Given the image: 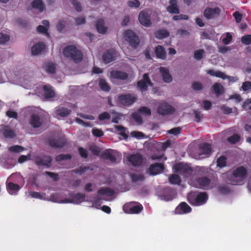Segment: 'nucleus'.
Masks as SVG:
<instances>
[{
    "mask_svg": "<svg viewBox=\"0 0 251 251\" xmlns=\"http://www.w3.org/2000/svg\"><path fill=\"white\" fill-rule=\"evenodd\" d=\"M63 55L70 60L75 63L81 62L83 59V54L75 45H69L64 48L63 50Z\"/></svg>",
    "mask_w": 251,
    "mask_h": 251,
    "instance_id": "obj_2",
    "label": "nucleus"
},
{
    "mask_svg": "<svg viewBox=\"0 0 251 251\" xmlns=\"http://www.w3.org/2000/svg\"><path fill=\"white\" fill-rule=\"evenodd\" d=\"M193 171L191 167L182 163H179L175 166V172L182 175L184 178L190 177Z\"/></svg>",
    "mask_w": 251,
    "mask_h": 251,
    "instance_id": "obj_5",
    "label": "nucleus"
},
{
    "mask_svg": "<svg viewBox=\"0 0 251 251\" xmlns=\"http://www.w3.org/2000/svg\"><path fill=\"white\" fill-rule=\"evenodd\" d=\"M71 158L72 156L69 154H60L56 156L55 160L57 162H60L62 160L70 159Z\"/></svg>",
    "mask_w": 251,
    "mask_h": 251,
    "instance_id": "obj_45",
    "label": "nucleus"
},
{
    "mask_svg": "<svg viewBox=\"0 0 251 251\" xmlns=\"http://www.w3.org/2000/svg\"><path fill=\"white\" fill-rule=\"evenodd\" d=\"M132 117L135 121L139 124L143 123L142 118L139 115V113H134L132 114Z\"/></svg>",
    "mask_w": 251,
    "mask_h": 251,
    "instance_id": "obj_60",
    "label": "nucleus"
},
{
    "mask_svg": "<svg viewBox=\"0 0 251 251\" xmlns=\"http://www.w3.org/2000/svg\"><path fill=\"white\" fill-rule=\"evenodd\" d=\"M9 36L7 34L0 33V44H3L9 40Z\"/></svg>",
    "mask_w": 251,
    "mask_h": 251,
    "instance_id": "obj_56",
    "label": "nucleus"
},
{
    "mask_svg": "<svg viewBox=\"0 0 251 251\" xmlns=\"http://www.w3.org/2000/svg\"><path fill=\"white\" fill-rule=\"evenodd\" d=\"M110 114L106 112H104L101 113L99 116V119L100 121H103L105 120H109V119H110Z\"/></svg>",
    "mask_w": 251,
    "mask_h": 251,
    "instance_id": "obj_61",
    "label": "nucleus"
},
{
    "mask_svg": "<svg viewBox=\"0 0 251 251\" xmlns=\"http://www.w3.org/2000/svg\"><path fill=\"white\" fill-rule=\"evenodd\" d=\"M220 108L221 110L223 112V113L225 114H228L232 112V108L225 105H223L221 106Z\"/></svg>",
    "mask_w": 251,
    "mask_h": 251,
    "instance_id": "obj_62",
    "label": "nucleus"
},
{
    "mask_svg": "<svg viewBox=\"0 0 251 251\" xmlns=\"http://www.w3.org/2000/svg\"><path fill=\"white\" fill-rule=\"evenodd\" d=\"M218 192L222 195H226L230 192V190L228 187L225 185H220L218 187Z\"/></svg>",
    "mask_w": 251,
    "mask_h": 251,
    "instance_id": "obj_46",
    "label": "nucleus"
},
{
    "mask_svg": "<svg viewBox=\"0 0 251 251\" xmlns=\"http://www.w3.org/2000/svg\"><path fill=\"white\" fill-rule=\"evenodd\" d=\"M7 189L10 195H15L19 190L20 186L17 184H15L13 182H10L7 185Z\"/></svg>",
    "mask_w": 251,
    "mask_h": 251,
    "instance_id": "obj_29",
    "label": "nucleus"
},
{
    "mask_svg": "<svg viewBox=\"0 0 251 251\" xmlns=\"http://www.w3.org/2000/svg\"><path fill=\"white\" fill-rule=\"evenodd\" d=\"M89 167H80L79 168L77 169H74L72 171V173H75V174H78L79 175H81L82 173L86 172L87 170L89 169Z\"/></svg>",
    "mask_w": 251,
    "mask_h": 251,
    "instance_id": "obj_51",
    "label": "nucleus"
},
{
    "mask_svg": "<svg viewBox=\"0 0 251 251\" xmlns=\"http://www.w3.org/2000/svg\"><path fill=\"white\" fill-rule=\"evenodd\" d=\"M2 134L6 138L12 139L16 136L14 131L9 127H6L3 129Z\"/></svg>",
    "mask_w": 251,
    "mask_h": 251,
    "instance_id": "obj_36",
    "label": "nucleus"
},
{
    "mask_svg": "<svg viewBox=\"0 0 251 251\" xmlns=\"http://www.w3.org/2000/svg\"><path fill=\"white\" fill-rule=\"evenodd\" d=\"M110 75L112 78L116 79L125 80L127 79L128 75L124 72L118 70H113L110 72Z\"/></svg>",
    "mask_w": 251,
    "mask_h": 251,
    "instance_id": "obj_20",
    "label": "nucleus"
},
{
    "mask_svg": "<svg viewBox=\"0 0 251 251\" xmlns=\"http://www.w3.org/2000/svg\"><path fill=\"white\" fill-rule=\"evenodd\" d=\"M169 181L172 184L180 185L181 182L180 177L176 174H172L169 176Z\"/></svg>",
    "mask_w": 251,
    "mask_h": 251,
    "instance_id": "obj_37",
    "label": "nucleus"
},
{
    "mask_svg": "<svg viewBox=\"0 0 251 251\" xmlns=\"http://www.w3.org/2000/svg\"><path fill=\"white\" fill-rule=\"evenodd\" d=\"M99 86L103 91L108 92L110 90V87L106 80L103 78H100L99 80Z\"/></svg>",
    "mask_w": 251,
    "mask_h": 251,
    "instance_id": "obj_38",
    "label": "nucleus"
},
{
    "mask_svg": "<svg viewBox=\"0 0 251 251\" xmlns=\"http://www.w3.org/2000/svg\"><path fill=\"white\" fill-rule=\"evenodd\" d=\"M101 157L104 159L109 160L112 163H115L117 160L115 155L108 151L101 153Z\"/></svg>",
    "mask_w": 251,
    "mask_h": 251,
    "instance_id": "obj_33",
    "label": "nucleus"
},
{
    "mask_svg": "<svg viewBox=\"0 0 251 251\" xmlns=\"http://www.w3.org/2000/svg\"><path fill=\"white\" fill-rule=\"evenodd\" d=\"M137 111L139 114L143 115L151 116V113L150 108L147 106L141 107L138 109Z\"/></svg>",
    "mask_w": 251,
    "mask_h": 251,
    "instance_id": "obj_42",
    "label": "nucleus"
},
{
    "mask_svg": "<svg viewBox=\"0 0 251 251\" xmlns=\"http://www.w3.org/2000/svg\"><path fill=\"white\" fill-rule=\"evenodd\" d=\"M208 199L206 192L191 191L187 195V201L192 205L200 206L204 204Z\"/></svg>",
    "mask_w": 251,
    "mask_h": 251,
    "instance_id": "obj_3",
    "label": "nucleus"
},
{
    "mask_svg": "<svg viewBox=\"0 0 251 251\" xmlns=\"http://www.w3.org/2000/svg\"><path fill=\"white\" fill-rule=\"evenodd\" d=\"M143 209L142 205L138 202H131L125 204L123 206L124 212L128 214H138Z\"/></svg>",
    "mask_w": 251,
    "mask_h": 251,
    "instance_id": "obj_4",
    "label": "nucleus"
},
{
    "mask_svg": "<svg viewBox=\"0 0 251 251\" xmlns=\"http://www.w3.org/2000/svg\"><path fill=\"white\" fill-rule=\"evenodd\" d=\"M32 7L38 9L40 12H43L46 9V7L42 0H34L31 3Z\"/></svg>",
    "mask_w": 251,
    "mask_h": 251,
    "instance_id": "obj_28",
    "label": "nucleus"
},
{
    "mask_svg": "<svg viewBox=\"0 0 251 251\" xmlns=\"http://www.w3.org/2000/svg\"><path fill=\"white\" fill-rule=\"evenodd\" d=\"M56 67L52 62H48L46 65V71L49 74H54L55 73Z\"/></svg>",
    "mask_w": 251,
    "mask_h": 251,
    "instance_id": "obj_40",
    "label": "nucleus"
},
{
    "mask_svg": "<svg viewBox=\"0 0 251 251\" xmlns=\"http://www.w3.org/2000/svg\"><path fill=\"white\" fill-rule=\"evenodd\" d=\"M204 52L203 50H195L194 52V58L197 60H200L202 58V55Z\"/></svg>",
    "mask_w": 251,
    "mask_h": 251,
    "instance_id": "obj_50",
    "label": "nucleus"
},
{
    "mask_svg": "<svg viewBox=\"0 0 251 251\" xmlns=\"http://www.w3.org/2000/svg\"><path fill=\"white\" fill-rule=\"evenodd\" d=\"M213 88L214 93H215V94L217 96L220 95L224 91V89L223 86L220 83H215L213 85Z\"/></svg>",
    "mask_w": 251,
    "mask_h": 251,
    "instance_id": "obj_39",
    "label": "nucleus"
},
{
    "mask_svg": "<svg viewBox=\"0 0 251 251\" xmlns=\"http://www.w3.org/2000/svg\"><path fill=\"white\" fill-rule=\"evenodd\" d=\"M45 174L51 178L54 181H57L59 179V176L56 173L46 171Z\"/></svg>",
    "mask_w": 251,
    "mask_h": 251,
    "instance_id": "obj_57",
    "label": "nucleus"
},
{
    "mask_svg": "<svg viewBox=\"0 0 251 251\" xmlns=\"http://www.w3.org/2000/svg\"><path fill=\"white\" fill-rule=\"evenodd\" d=\"M211 179L207 176L196 178L193 182V186L202 189H209L212 188L210 185Z\"/></svg>",
    "mask_w": 251,
    "mask_h": 251,
    "instance_id": "obj_6",
    "label": "nucleus"
},
{
    "mask_svg": "<svg viewBox=\"0 0 251 251\" xmlns=\"http://www.w3.org/2000/svg\"><path fill=\"white\" fill-rule=\"evenodd\" d=\"M243 44L246 45H249L251 44V35H246L241 38Z\"/></svg>",
    "mask_w": 251,
    "mask_h": 251,
    "instance_id": "obj_49",
    "label": "nucleus"
},
{
    "mask_svg": "<svg viewBox=\"0 0 251 251\" xmlns=\"http://www.w3.org/2000/svg\"><path fill=\"white\" fill-rule=\"evenodd\" d=\"M217 165L220 168H224L226 166V157L221 156L217 160Z\"/></svg>",
    "mask_w": 251,
    "mask_h": 251,
    "instance_id": "obj_41",
    "label": "nucleus"
},
{
    "mask_svg": "<svg viewBox=\"0 0 251 251\" xmlns=\"http://www.w3.org/2000/svg\"><path fill=\"white\" fill-rule=\"evenodd\" d=\"M200 155H205L206 157L209 156L212 152L211 145L210 144L204 143L200 146Z\"/></svg>",
    "mask_w": 251,
    "mask_h": 251,
    "instance_id": "obj_22",
    "label": "nucleus"
},
{
    "mask_svg": "<svg viewBox=\"0 0 251 251\" xmlns=\"http://www.w3.org/2000/svg\"><path fill=\"white\" fill-rule=\"evenodd\" d=\"M169 3L170 5L167 7V11L171 14H178L179 10L176 0H170Z\"/></svg>",
    "mask_w": 251,
    "mask_h": 251,
    "instance_id": "obj_24",
    "label": "nucleus"
},
{
    "mask_svg": "<svg viewBox=\"0 0 251 251\" xmlns=\"http://www.w3.org/2000/svg\"><path fill=\"white\" fill-rule=\"evenodd\" d=\"M137 86L142 92L147 91L149 86H153V83L151 81L148 73L143 75L142 79L137 82Z\"/></svg>",
    "mask_w": 251,
    "mask_h": 251,
    "instance_id": "obj_10",
    "label": "nucleus"
},
{
    "mask_svg": "<svg viewBox=\"0 0 251 251\" xmlns=\"http://www.w3.org/2000/svg\"><path fill=\"white\" fill-rule=\"evenodd\" d=\"M116 56L117 51L113 49H110L103 53L102 58L105 64H108L115 60Z\"/></svg>",
    "mask_w": 251,
    "mask_h": 251,
    "instance_id": "obj_16",
    "label": "nucleus"
},
{
    "mask_svg": "<svg viewBox=\"0 0 251 251\" xmlns=\"http://www.w3.org/2000/svg\"><path fill=\"white\" fill-rule=\"evenodd\" d=\"M138 19L141 24L145 26L149 27L151 24L148 14L144 11L139 13Z\"/></svg>",
    "mask_w": 251,
    "mask_h": 251,
    "instance_id": "obj_21",
    "label": "nucleus"
},
{
    "mask_svg": "<svg viewBox=\"0 0 251 251\" xmlns=\"http://www.w3.org/2000/svg\"><path fill=\"white\" fill-rule=\"evenodd\" d=\"M221 9L216 7L214 8L207 7L203 11V16L207 20H212L218 17L221 13Z\"/></svg>",
    "mask_w": 251,
    "mask_h": 251,
    "instance_id": "obj_13",
    "label": "nucleus"
},
{
    "mask_svg": "<svg viewBox=\"0 0 251 251\" xmlns=\"http://www.w3.org/2000/svg\"><path fill=\"white\" fill-rule=\"evenodd\" d=\"M52 87L49 85H45L43 87L44 96L46 99H50L54 96V92Z\"/></svg>",
    "mask_w": 251,
    "mask_h": 251,
    "instance_id": "obj_31",
    "label": "nucleus"
},
{
    "mask_svg": "<svg viewBox=\"0 0 251 251\" xmlns=\"http://www.w3.org/2000/svg\"><path fill=\"white\" fill-rule=\"evenodd\" d=\"M242 89L243 91L246 92L251 89V82L246 81L243 83L242 85Z\"/></svg>",
    "mask_w": 251,
    "mask_h": 251,
    "instance_id": "obj_59",
    "label": "nucleus"
},
{
    "mask_svg": "<svg viewBox=\"0 0 251 251\" xmlns=\"http://www.w3.org/2000/svg\"><path fill=\"white\" fill-rule=\"evenodd\" d=\"M137 100V97L135 95L129 93L121 94L118 97L119 102L123 105L127 106L132 105Z\"/></svg>",
    "mask_w": 251,
    "mask_h": 251,
    "instance_id": "obj_7",
    "label": "nucleus"
},
{
    "mask_svg": "<svg viewBox=\"0 0 251 251\" xmlns=\"http://www.w3.org/2000/svg\"><path fill=\"white\" fill-rule=\"evenodd\" d=\"M130 178L133 182H137L139 181H143L145 179V176L142 174L137 175L133 173L130 175Z\"/></svg>",
    "mask_w": 251,
    "mask_h": 251,
    "instance_id": "obj_43",
    "label": "nucleus"
},
{
    "mask_svg": "<svg viewBox=\"0 0 251 251\" xmlns=\"http://www.w3.org/2000/svg\"><path fill=\"white\" fill-rule=\"evenodd\" d=\"M165 169L164 165L162 163H155L150 165L147 173L150 176H156L162 173Z\"/></svg>",
    "mask_w": 251,
    "mask_h": 251,
    "instance_id": "obj_15",
    "label": "nucleus"
},
{
    "mask_svg": "<svg viewBox=\"0 0 251 251\" xmlns=\"http://www.w3.org/2000/svg\"><path fill=\"white\" fill-rule=\"evenodd\" d=\"M182 128L180 127H177L172 128L168 131V133L170 134L176 135L179 134L181 132Z\"/></svg>",
    "mask_w": 251,
    "mask_h": 251,
    "instance_id": "obj_52",
    "label": "nucleus"
},
{
    "mask_svg": "<svg viewBox=\"0 0 251 251\" xmlns=\"http://www.w3.org/2000/svg\"><path fill=\"white\" fill-rule=\"evenodd\" d=\"M78 151L79 155L81 157L85 158V159H86L88 157V151L86 149H85L82 147H79L78 148Z\"/></svg>",
    "mask_w": 251,
    "mask_h": 251,
    "instance_id": "obj_47",
    "label": "nucleus"
},
{
    "mask_svg": "<svg viewBox=\"0 0 251 251\" xmlns=\"http://www.w3.org/2000/svg\"><path fill=\"white\" fill-rule=\"evenodd\" d=\"M155 37L158 39H163L169 36V32L166 29H160L154 33Z\"/></svg>",
    "mask_w": 251,
    "mask_h": 251,
    "instance_id": "obj_35",
    "label": "nucleus"
},
{
    "mask_svg": "<svg viewBox=\"0 0 251 251\" xmlns=\"http://www.w3.org/2000/svg\"><path fill=\"white\" fill-rule=\"evenodd\" d=\"M46 48L45 44L43 42H38L31 48V52L34 55H38L42 52Z\"/></svg>",
    "mask_w": 251,
    "mask_h": 251,
    "instance_id": "obj_25",
    "label": "nucleus"
},
{
    "mask_svg": "<svg viewBox=\"0 0 251 251\" xmlns=\"http://www.w3.org/2000/svg\"><path fill=\"white\" fill-rule=\"evenodd\" d=\"M207 74L213 76L220 77L223 79H225L228 76L226 75L224 73L220 71H215L213 70H209L206 71Z\"/></svg>",
    "mask_w": 251,
    "mask_h": 251,
    "instance_id": "obj_34",
    "label": "nucleus"
},
{
    "mask_svg": "<svg viewBox=\"0 0 251 251\" xmlns=\"http://www.w3.org/2000/svg\"><path fill=\"white\" fill-rule=\"evenodd\" d=\"M232 175L234 178L239 179L238 181L233 184H240V183L242 182L247 176V170L244 167L240 166L233 171Z\"/></svg>",
    "mask_w": 251,
    "mask_h": 251,
    "instance_id": "obj_11",
    "label": "nucleus"
},
{
    "mask_svg": "<svg viewBox=\"0 0 251 251\" xmlns=\"http://www.w3.org/2000/svg\"><path fill=\"white\" fill-rule=\"evenodd\" d=\"M125 40L134 48H136L140 43L139 37L130 30H127L124 33Z\"/></svg>",
    "mask_w": 251,
    "mask_h": 251,
    "instance_id": "obj_9",
    "label": "nucleus"
},
{
    "mask_svg": "<svg viewBox=\"0 0 251 251\" xmlns=\"http://www.w3.org/2000/svg\"><path fill=\"white\" fill-rule=\"evenodd\" d=\"M71 112V109L61 105L55 107L54 111L55 115L60 117H66Z\"/></svg>",
    "mask_w": 251,
    "mask_h": 251,
    "instance_id": "obj_19",
    "label": "nucleus"
},
{
    "mask_svg": "<svg viewBox=\"0 0 251 251\" xmlns=\"http://www.w3.org/2000/svg\"><path fill=\"white\" fill-rule=\"evenodd\" d=\"M92 132L93 135L97 137H100L104 134L103 132L101 129L97 128H93Z\"/></svg>",
    "mask_w": 251,
    "mask_h": 251,
    "instance_id": "obj_54",
    "label": "nucleus"
},
{
    "mask_svg": "<svg viewBox=\"0 0 251 251\" xmlns=\"http://www.w3.org/2000/svg\"><path fill=\"white\" fill-rule=\"evenodd\" d=\"M155 53L157 58L165 59L166 57V53L165 49L160 45H158L155 47Z\"/></svg>",
    "mask_w": 251,
    "mask_h": 251,
    "instance_id": "obj_26",
    "label": "nucleus"
},
{
    "mask_svg": "<svg viewBox=\"0 0 251 251\" xmlns=\"http://www.w3.org/2000/svg\"><path fill=\"white\" fill-rule=\"evenodd\" d=\"M99 196H106L111 197L114 194V191L109 188H101L97 192Z\"/></svg>",
    "mask_w": 251,
    "mask_h": 251,
    "instance_id": "obj_30",
    "label": "nucleus"
},
{
    "mask_svg": "<svg viewBox=\"0 0 251 251\" xmlns=\"http://www.w3.org/2000/svg\"><path fill=\"white\" fill-rule=\"evenodd\" d=\"M49 144L52 147L62 148L65 145V142L63 139H50L49 140Z\"/></svg>",
    "mask_w": 251,
    "mask_h": 251,
    "instance_id": "obj_27",
    "label": "nucleus"
},
{
    "mask_svg": "<svg viewBox=\"0 0 251 251\" xmlns=\"http://www.w3.org/2000/svg\"><path fill=\"white\" fill-rule=\"evenodd\" d=\"M232 39V37L231 34L229 32H227L226 33V37L222 40L223 43L225 45H228L231 41Z\"/></svg>",
    "mask_w": 251,
    "mask_h": 251,
    "instance_id": "obj_55",
    "label": "nucleus"
},
{
    "mask_svg": "<svg viewBox=\"0 0 251 251\" xmlns=\"http://www.w3.org/2000/svg\"><path fill=\"white\" fill-rule=\"evenodd\" d=\"M33 160L38 166H46L49 168L51 165L52 158L49 155H35L33 156Z\"/></svg>",
    "mask_w": 251,
    "mask_h": 251,
    "instance_id": "obj_8",
    "label": "nucleus"
},
{
    "mask_svg": "<svg viewBox=\"0 0 251 251\" xmlns=\"http://www.w3.org/2000/svg\"><path fill=\"white\" fill-rule=\"evenodd\" d=\"M30 157H31L30 154H29L27 155H21L18 158V162L19 163H23L25 161L27 160H30L31 159Z\"/></svg>",
    "mask_w": 251,
    "mask_h": 251,
    "instance_id": "obj_63",
    "label": "nucleus"
},
{
    "mask_svg": "<svg viewBox=\"0 0 251 251\" xmlns=\"http://www.w3.org/2000/svg\"><path fill=\"white\" fill-rule=\"evenodd\" d=\"M72 3L75 6V9L78 12H81L82 11V6L79 1L76 0H72Z\"/></svg>",
    "mask_w": 251,
    "mask_h": 251,
    "instance_id": "obj_64",
    "label": "nucleus"
},
{
    "mask_svg": "<svg viewBox=\"0 0 251 251\" xmlns=\"http://www.w3.org/2000/svg\"><path fill=\"white\" fill-rule=\"evenodd\" d=\"M96 28L98 32L104 34L107 31V28L104 26V22L103 20L100 19L98 20L96 25Z\"/></svg>",
    "mask_w": 251,
    "mask_h": 251,
    "instance_id": "obj_32",
    "label": "nucleus"
},
{
    "mask_svg": "<svg viewBox=\"0 0 251 251\" xmlns=\"http://www.w3.org/2000/svg\"><path fill=\"white\" fill-rule=\"evenodd\" d=\"M174 111V108L166 102L160 103L157 110L158 114L162 116L172 114Z\"/></svg>",
    "mask_w": 251,
    "mask_h": 251,
    "instance_id": "obj_12",
    "label": "nucleus"
},
{
    "mask_svg": "<svg viewBox=\"0 0 251 251\" xmlns=\"http://www.w3.org/2000/svg\"><path fill=\"white\" fill-rule=\"evenodd\" d=\"M127 5L131 8H138L140 5V2L138 0H129L127 2Z\"/></svg>",
    "mask_w": 251,
    "mask_h": 251,
    "instance_id": "obj_53",
    "label": "nucleus"
},
{
    "mask_svg": "<svg viewBox=\"0 0 251 251\" xmlns=\"http://www.w3.org/2000/svg\"><path fill=\"white\" fill-rule=\"evenodd\" d=\"M240 137L238 134H234L227 139V141L231 144H235L239 142Z\"/></svg>",
    "mask_w": 251,
    "mask_h": 251,
    "instance_id": "obj_48",
    "label": "nucleus"
},
{
    "mask_svg": "<svg viewBox=\"0 0 251 251\" xmlns=\"http://www.w3.org/2000/svg\"><path fill=\"white\" fill-rule=\"evenodd\" d=\"M28 123L32 128H38L43 125V118L39 114L34 113L30 116Z\"/></svg>",
    "mask_w": 251,
    "mask_h": 251,
    "instance_id": "obj_14",
    "label": "nucleus"
},
{
    "mask_svg": "<svg viewBox=\"0 0 251 251\" xmlns=\"http://www.w3.org/2000/svg\"><path fill=\"white\" fill-rule=\"evenodd\" d=\"M191 211V207L185 202H180L175 209V212L177 214H187Z\"/></svg>",
    "mask_w": 251,
    "mask_h": 251,
    "instance_id": "obj_18",
    "label": "nucleus"
},
{
    "mask_svg": "<svg viewBox=\"0 0 251 251\" xmlns=\"http://www.w3.org/2000/svg\"><path fill=\"white\" fill-rule=\"evenodd\" d=\"M128 161L134 167H138L141 165L143 162V157L139 153L132 154L127 157Z\"/></svg>",
    "mask_w": 251,
    "mask_h": 251,
    "instance_id": "obj_17",
    "label": "nucleus"
},
{
    "mask_svg": "<svg viewBox=\"0 0 251 251\" xmlns=\"http://www.w3.org/2000/svg\"><path fill=\"white\" fill-rule=\"evenodd\" d=\"M59 195L57 193L52 194L50 195V198L55 202L73 203L75 204L80 203L85 200V195L79 193L76 194L70 193L69 196L71 198H66L64 200H59Z\"/></svg>",
    "mask_w": 251,
    "mask_h": 251,
    "instance_id": "obj_1",
    "label": "nucleus"
},
{
    "mask_svg": "<svg viewBox=\"0 0 251 251\" xmlns=\"http://www.w3.org/2000/svg\"><path fill=\"white\" fill-rule=\"evenodd\" d=\"M66 22L62 20L59 21L56 25V28L57 30L61 32L65 27Z\"/></svg>",
    "mask_w": 251,
    "mask_h": 251,
    "instance_id": "obj_58",
    "label": "nucleus"
},
{
    "mask_svg": "<svg viewBox=\"0 0 251 251\" xmlns=\"http://www.w3.org/2000/svg\"><path fill=\"white\" fill-rule=\"evenodd\" d=\"M159 70L164 82L166 83H170L172 81L173 77L169 73L168 69L164 67H160Z\"/></svg>",
    "mask_w": 251,
    "mask_h": 251,
    "instance_id": "obj_23",
    "label": "nucleus"
},
{
    "mask_svg": "<svg viewBox=\"0 0 251 251\" xmlns=\"http://www.w3.org/2000/svg\"><path fill=\"white\" fill-rule=\"evenodd\" d=\"M25 150V148L19 145H14L11 146L8 150L9 151L14 153H20Z\"/></svg>",
    "mask_w": 251,
    "mask_h": 251,
    "instance_id": "obj_44",
    "label": "nucleus"
}]
</instances>
